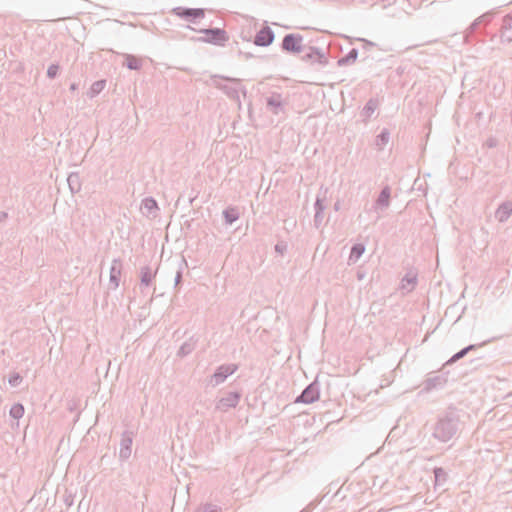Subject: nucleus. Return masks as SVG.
<instances>
[{
	"instance_id": "f257e3e1",
	"label": "nucleus",
	"mask_w": 512,
	"mask_h": 512,
	"mask_svg": "<svg viewBox=\"0 0 512 512\" xmlns=\"http://www.w3.org/2000/svg\"><path fill=\"white\" fill-rule=\"evenodd\" d=\"M460 415L454 408H450L439 415L432 427V437L441 443H447L457 436L460 431Z\"/></svg>"
},
{
	"instance_id": "f03ea898",
	"label": "nucleus",
	"mask_w": 512,
	"mask_h": 512,
	"mask_svg": "<svg viewBox=\"0 0 512 512\" xmlns=\"http://www.w3.org/2000/svg\"><path fill=\"white\" fill-rule=\"evenodd\" d=\"M211 79L213 81L214 86L217 89L221 90L228 98H230L231 100L236 102L237 105H238V108L241 109V100H240L239 93L241 92L243 94V96L246 97V95H247L246 88L243 87V88H241L239 90L236 87H232V86H228V85H225V84H221V83H219L217 81V79H221V80H224V81H227V82H232V83H235V84H240L241 80L239 78H233V77L223 76V75H218V74L212 75Z\"/></svg>"
},
{
	"instance_id": "7ed1b4c3",
	"label": "nucleus",
	"mask_w": 512,
	"mask_h": 512,
	"mask_svg": "<svg viewBox=\"0 0 512 512\" xmlns=\"http://www.w3.org/2000/svg\"><path fill=\"white\" fill-rule=\"evenodd\" d=\"M187 27L191 30L198 31L199 33L204 34V36L195 38V40L198 42L209 43L216 46H224L225 43L229 40L227 32L222 28L209 27L196 30L191 26Z\"/></svg>"
},
{
	"instance_id": "20e7f679",
	"label": "nucleus",
	"mask_w": 512,
	"mask_h": 512,
	"mask_svg": "<svg viewBox=\"0 0 512 512\" xmlns=\"http://www.w3.org/2000/svg\"><path fill=\"white\" fill-rule=\"evenodd\" d=\"M304 37L299 33L286 34L281 42V50L285 53L296 55L305 51V45H303Z\"/></svg>"
},
{
	"instance_id": "39448f33",
	"label": "nucleus",
	"mask_w": 512,
	"mask_h": 512,
	"mask_svg": "<svg viewBox=\"0 0 512 512\" xmlns=\"http://www.w3.org/2000/svg\"><path fill=\"white\" fill-rule=\"evenodd\" d=\"M206 9L204 8H189V7H175L171 10V14L183 19L189 23L197 24L205 17Z\"/></svg>"
},
{
	"instance_id": "423d86ee",
	"label": "nucleus",
	"mask_w": 512,
	"mask_h": 512,
	"mask_svg": "<svg viewBox=\"0 0 512 512\" xmlns=\"http://www.w3.org/2000/svg\"><path fill=\"white\" fill-rule=\"evenodd\" d=\"M327 194H328V189L321 186L317 193L316 199H315L314 226L317 229L322 226L324 219H325L324 211L327 208V202H328Z\"/></svg>"
},
{
	"instance_id": "0eeeda50",
	"label": "nucleus",
	"mask_w": 512,
	"mask_h": 512,
	"mask_svg": "<svg viewBox=\"0 0 512 512\" xmlns=\"http://www.w3.org/2000/svg\"><path fill=\"white\" fill-rule=\"evenodd\" d=\"M449 371H445L444 365L438 373H430L423 382V390L426 392L443 388L448 382Z\"/></svg>"
},
{
	"instance_id": "6e6552de",
	"label": "nucleus",
	"mask_w": 512,
	"mask_h": 512,
	"mask_svg": "<svg viewBox=\"0 0 512 512\" xmlns=\"http://www.w3.org/2000/svg\"><path fill=\"white\" fill-rule=\"evenodd\" d=\"M320 398V385L317 379L307 385L295 398L294 403L312 404Z\"/></svg>"
},
{
	"instance_id": "1a4fd4ad",
	"label": "nucleus",
	"mask_w": 512,
	"mask_h": 512,
	"mask_svg": "<svg viewBox=\"0 0 512 512\" xmlns=\"http://www.w3.org/2000/svg\"><path fill=\"white\" fill-rule=\"evenodd\" d=\"M301 60L311 65L325 66L328 62L326 54L319 48L305 46Z\"/></svg>"
},
{
	"instance_id": "9d476101",
	"label": "nucleus",
	"mask_w": 512,
	"mask_h": 512,
	"mask_svg": "<svg viewBox=\"0 0 512 512\" xmlns=\"http://www.w3.org/2000/svg\"><path fill=\"white\" fill-rule=\"evenodd\" d=\"M241 397V392L229 391L217 401L215 408L218 411L227 412L239 404Z\"/></svg>"
},
{
	"instance_id": "9b49d317",
	"label": "nucleus",
	"mask_w": 512,
	"mask_h": 512,
	"mask_svg": "<svg viewBox=\"0 0 512 512\" xmlns=\"http://www.w3.org/2000/svg\"><path fill=\"white\" fill-rule=\"evenodd\" d=\"M238 369V365L236 364H222L216 368L215 372L211 376V382L213 386H217L223 383L228 376L232 375Z\"/></svg>"
},
{
	"instance_id": "f8f14e48",
	"label": "nucleus",
	"mask_w": 512,
	"mask_h": 512,
	"mask_svg": "<svg viewBox=\"0 0 512 512\" xmlns=\"http://www.w3.org/2000/svg\"><path fill=\"white\" fill-rule=\"evenodd\" d=\"M274 39V31L268 25H263L256 33L253 43L259 47H268L273 43Z\"/></svg>"
},
{
	"instance_id": "ddd939ff",
	"label": "nucleus",
	"mask_w": 512,
	"mask_h": 512,
	"mask_svg": "<svg viewBox=\"0 0 512 512\" xmlns=\"http://www.w3.org/2000/svg\"><path fill=\"white\" fill-rule=\"evenodd\" d=\"M285 104L286 102L280 93L272 92L266 97V108L274 115L284 112Z\"/></svg>"
},
{
	"instance_id": "4468645a",
	"label": "nucleus",
	"mask_w": 512,
	"mask_h": 512,
	"mask_svg": "<svg viewBox=\"0 0 512 512\" xmlns=\"http://www.w3.org/2000/svg\"><path fill=\"white\" fill-rule=\"evenodd\" d=\"M159 210L160 208L158 206V203L153 197H145L141 201L140 211L143 216L149 219H155L159 214Z\"/></svg>"
},
{
	"instance_id": "2eb2a0df",
	"label": "nucleus",
	"mask_w": 512,
	"mask_h": 512,
	"mask_svg": "<svg viewBox=\"0 0 512 512\" xmlns=\"http://www.w3.org/2000/svg\"><path fill=\"white\" fill-rule=\"evenodd\" d=\"M133 438L134 433L132 431L126 430L122 433L119 458L123 461L127 460L131 456Z\"/></svg>"
},
{
	"instance_id": "dca6fc26",
	"label": "nucleus",
	"mask_w": 512,
	"mask_h": 512,
	"mask_svg": "<svg viewBox=\"0 0 512 512\" xmlns=\"http://www.w3.org/2000/svg\"><path fill=\"white\" fill-rule=\"evenodd\" d=\"M121 271H122V262L119 259H114L112 261L111 267H110V275H109V288L110 289H117L120 283L121 278Z\"/></svg>"
},
{
	"instance_id": "f3484780",
	"label": "nucleus",
	"mask_w": 512,
	"mask_h": 512,
	"mask_svg": "<svg viewBox=\"0 0 512 512\" xmlns=\"http://www.w3.org/2000/svg\"><path fill=\"white\" fill-rule=\"evenodd\" d=\"M390 200H391V188L386 185L384 186L381 191H380V194L378 195L377 199L375 200L374 204H373V208L375 211H383L385 209H387L390 205Z\"/></svg>"
},
{
	"instance_id": "a211bd4d",
	"label": "nucleus",
	"mask_w": 512,
	"mask_h": 512,
	"mask_svg": "<svg viewBox=\"0 0 512 512\" xmlns=\"http://www.w3.org/2000/svg\"><path fill=\"white\" fill-rule=\"evenodd\" d=\"M489 341H484L480 344H470L464 348H462L460 351H458L457 353H455L454 355H452L445 363H444V367L448 366V365H452L454 363H456L457 361H459L460 359L464 358L469 352L471 351H474L476 350L477 348L479 347H482L484 346L486 343H488Z\"/></svg>"
},
{
	"instance_id": "6ab92c4d",
	"label": "nucleus",
	"mask_w": 512,
	"mask_h": 512,
	"mask_svg": "<svg viewBox=\"0 0 512 512\" xmlns=\"http://www.w3.org/2000/svg\"><path fill=\"white\" fill-rule=\"evenodd\" d=\"M500 38L502 42L512 41V12L503 17Z\"/></svg>"
},
{
	"instance_id": "aec40b11",
	"label": "nucleus",
	"mask_w": 512,
	"mask_h": 512,
	"mask_svg": "<svg viewBox=\"0 0 512 512\" xmlns=\"http://www.w3.org/2000/svg\"><path fill=\"white\" fill-rule=\"evenodd\" d=\"M511 215H512V202L511 201H505V202L501 203L495 212V218L500 223L506 222Z\"/></svg>"
},
{
	"instance_id": "412c9836",
	"label": "nucleus",
	"mask_w": 512,
	"mask_h": 512,
	"mask_svg": "<svg viewBox=\"0 0 512 512\" xmlns=\"http://www.w3.org/2000/svg\"><path fill=\"white\" fill-rule=\"evenodd\" d=\"M417 273L410 270L401 280V289L411 292L417 285Z\"/></svg>"
},
{
	"instance_id": "4be33fe9",
	"label": "nucleus",
	"mask_w": 512,
	"mask_h": 512,
	"mask_svg": "<svg viewBox=\"0 0 512 512\" xmlns=\"http://www.w3.org/2000/svg\"><path fill=\"white\" fill-rule=\"evenodd\" d=\"M198 342V339L195 338V336L190 337L188 340H186L179 348L177 352V356L180 358H184L191 354L193 350L196 348V344Z\"/></svg>"
},
{
	"instance_id": "5701e85b",
	"label": "nucleus",
	"mask_w": 512,
	"mask_h": 512,
	"mask_svg": "<svg viewBox=\"0 0 512 512\" xmlns=\"http://www.w3.org/2000/svg\"><path fill=\"white\" fill-rule=\"evenodd\" d=\"M156 276V271L148 265L143 266L140 270V283L141 286L149 287Z\"/></svg>"
},
{
	"instance_id": "b1692460",
	"label": "nucleus",
	"mask_w": 512,
	"mask_h": 512,
	"mask_svg": "<svg viewBox=\"0 0 512 512\" xmlns=\"http://www.w3.org/2000/svg\"><path fill=\"white\" fill-rule=\"evenodd\" d=\"M377 108L378 100L374 98L369 99L366 105L363 107L362 111L360 112V117L362 121H368Z\"/></svg>"
},
{
	"instance_id": "393cba45",
	"label": "nucleus",
	"mask_w": 512,
	"mask_h": 512,
	"mask_svg": "<svg viewBox=\"0 0 512 512\" xmlns=\"http://www.w3.org/2000/svg\"><path fill=\"white\" fill-rule=\"evenodd\" d=\"M224 222L226 225H232L234 222H236L240 217V212L238 207L235 206H228L226 209L222 212Z\"/></svg>"
},
{
	"instance_id": "a878e982",
	"label": "nucleus",
	"mask_w": 512,
	"mask_h": 512,
	"mask_svg": "<svg viewBox=\"0 0 512 512\" xmlns=\"http://www.w3.org/2000/svg\"><path fill=\"white\" fill-rule=\"evenodd\" d=\"M434 473V488L443 486L448 480V473L442 467H435Z\"/></svg>"
},
{
	"instance_id": "bb28decb",
	"label": "nucleus",
	"mask_w": 512,
	"mask_h": 512,
	"mask_svg": "<svg viewBox=\"0 0 512 512\" xmlns=\"http://www.w3.org/2000/svg\"><path fill=\"white\" fill-rule=\"evenodd\" d=\"M124 58H125L124 65L128 69L138 71L142 68L143 63L139 57L132 55V54H124Z\"/></svg>"
},
{
	"instance_id": "cd10ccee",
	"label": "nucleus",
	"mask_w": 512,
	"mask_h": 512,
	"mask_svg": "<svg viewBox=\"0 0 512 512\" xmlns=\"http://www.w3.org/2000/svg\"><path fill=\"white\" fill-rule=\"evenodd\" d=\"M67 182L72 194L78 193L81 190V181L78 173H70L68 175Z\"/></svg>"
},
{
	"instance_id": "c85d7f7f",
	"label": "nucleus",
	"mask_w": 512,
	"mask_h": 512,
	"mask_svg": "<svg viewBox=\"0 0 512 512\" xmlns=\"http://www.w3.org/2000/svg\"><path fill=\"white\" fill-rule=\"evenodd\" d=\"M354 42H358L363 50L362 60H365L369 57L368 52L375 50L377 45L371 41L365 40L363 38H354Z\"/></svg>"
},
{
	"instance_id": "c756f323",
	"label": "nucleus",
	"mask_w": 512,
	"mask_h": 512,
	"mask_svg": "<svg viewBox=\"0 0 512 512\" xmlns=\"http://www.w3.org/2000/svg\"><path fill=\"white\" fill-rule=\"evenodd\" d=\"M390 139V132L388 129L384 128L375 138V146L378 150H383V148L387 145Z\"/></svg>"
},
{
	"instance_id": "7c9ffc66",
	"label": "nucleus",
	"mask_w": 512,
	"mask_h": 512,
	"mask_svg": "<svg viewBox=\"0 0 512 512\" xmlns=\"http://www.w3.org/2000/svg\"><path fill=\"white\" fill-rule=\"evenodd\" d=\"M105 86H106V80L101 79V80L95 81L89 89L88 96L90 98L96 97L98 94H100L104 90Z\"/></svg>"
},
{
	"instance_id": "2f4dec72",
	"label": "nucleus",
	"mask_w": 512,
	"mask_h": 512,
	"mask_svg": "<svg viewBox=\"0 0 512 512\" xmlns=\"http://www.w3.org/2000/svg\"><path fill=\"white\" fill-rule=\"evenodd\" d=\"M352 483H348V480H346L340 488L336 490V492L333 495V498L338 499L340 501H343L347 497V493L351 490Z\"/></svg>"
},
{
	"instance_id": "473e14b6",
	"label": "nucleus",
	"mask_w": 512,
	"mask_h": 512,
	"mask_svg": "<svg viewBox=\"0 0 512 512\" xmlns=\"http://www.w3.org/2000/svg\"><path fill=\"white\" fill-rule=\"evenodd\" d=\"M9 414L13 419L16 420L22 418L24 415V406L21 403H15L10 408Z\"/></svg>"
},
{
	"instance_id": "72a5a7b5",
	"label": "nucleus",
	"mask_w": 512,
	"mask_h": 512,
	"mask_svg": "<svg viewBox=\"0 0 512 512\" xmlns=\"http://www.w3.org/2000/svg\"><path fill=\"white\" fill-rule=\"evenodd\" d=\"M480 26H481V23L478 22V18H476L471 24L470 26L467 28V30L465 31V35H464V38L466 41H468V38L472 35H474L476 32L480 31Z\"/></svg>"
},
{
	"instance_id": "f704fd0d",
	"label": "nucleus",
	"mask_w": 512,
	"mask_h": 512,
	"mask_svg": "<svg viewBox=\"0 0 512 512\" xmlns=\"http://www.w3.org/2000/svg\"><path fill=\"white\" fill-rule=\"evenodd\" d=\"M198 512H222V509L218 505L206 503L198 508Z\"/></svg>"
},
{
	"instance_id": "c9c22d12",
	"label": "nucleus",
	"mask_w": 512,
	"mask_h": 512,
	"mask_svg": "<svg viewBox=\"0 0 512 512\" xmlns=\"http://www.w3.org/2000/svg\"><path fill=\"white\" fill-rule=\"evenodd\" d=\"M23 381V377L18 373L14 372L12 373L8 378V383L12 387H18Z\"/></svg>"
},
{
	"instance_id": "e433bc0d",
	"label": "nucleus",
	"mask_w": 512,
	"mask_h": 512,
	"mask_svg": "<svg viewBox=\"0 0 512 512\" xmlns=\"http://www.w3.org/2000/svg\"><path fill=\"white\" fill-rule=\"evenodd\" d=\"M493 17H494V12L489 11V12H486V13L482 14L481 16H479L478 22H480L481 25L486 26L493 20Z\"/></svg>"
},
{
	"instance_id": "4c0bfd02",
	"label": "nucleus",
	"mask_w": 512,
	"mask_h": 512,
	"mask_svg": "<svg viewBox=\"0 0 512 512\" xmlns=\"http://www.w3.org/2000/svg\"><path fill=\"white\" fill-rule=\"evenodd\" d=\"M60 66L58 64H51L47 69V77L55 79L59 74Z\"/></svg>"
},
{
	"instance_id": "58836bf2",
	"label": "nucleus",
	"mask_w": 512,
	"mask_h": 512,
	"mask_svg": "<svg viewBox=\"0 0 512 512\" xmlns=\"http://www.w3.org/2000/svg\"><path fill=\"white\" fill-rule=\"evenodd\" d=\"M365 252V245L363 243H354V259L357 260Z\"/></svg>"
},
{
	"instance_id": "ea45409f",
	"label": "nucleus",
	"mask_w": 512,
	"mask_h": 512,
	"mask_svg": "<svg viewBox=\"0 0 512 512\" xmlns=\"http://www.w3.org/2000/svg\"><path fill=\"white\" fill-rule=\"evenodd\" d=\"M274 249L276 253L284 255V253L287 251V243L284 241H279L276 243Z\"/></svg>"
},
{
	"instance_id": "a19ab883",
	"label": "nucleus",
	"mask_w": 512,
	"mask_h": 512,
	"mask_svg": "<svg viewBox=\"0 0 512 512\" xmlns=\"http://www.w3.org/2000/svg\"><path fill=\"white\" fill-rule=\"evenodd\" d=\"M350 60H352V50L349 51L344 57L338 60V65L342 66L347 64Z\"/></svg>"
},
{
	"instance_id": "79ce46f5",
	"label": "nucleus",
	"mask_w": 512,
	"mask_h": 512,
	"mask_svg": "<svg viewBox=\"0 0 512 512\" xmlns=\"http://www.w3.org/2000/svg\"><path fill=\"white\" fill-rule=\"evenodd\" d=\"M359 491L358 493H363L365 490L369 488V483L367 481L358 482Z\"/></svg>"
},
{
	"instance_id": "37998d69",
	"label": "nucleus",
	"mask_w": 512,
	"mask_h": 512,
	"mask_svg": "<svg viewBox=\"0 0 512 512\" xmlns=\"http://www.w3.org/2000/svg\"><path fill=\"white\" fill-rule=\"evenodd\" d=\"M182 270L179 269L175 275V286L177 287L182 283Z\"/></svg>"
},
{
	"instance_id": "c03bdc74",
	"label": "nucleus",
	"mask_w": 512,
	"mask_h": 512,
	"mask_svg": "<svg viewBox=\"0 0 512 512\" xmlns=\"http://www.w3.org/2000/svg\"><path fill=\"white\" fill-rule=\"evenodd\" d=\"M356 276L358 280H363L366 276V272L362 268H359L356 272Z\"/></svg>"
},
{
	"instance_id": "a18cd8bd",
	"label": "nucleus",
	"mask_w": 512,
	"mask_h": 512,
	"mask_svg": "<svg viewBox=\"0 0 512 512\" xmlns=\"http://www.w3.org/2000/svg\"><path fill=\"white\" fill-rule=\"evenodd\" d=\"M496 143H497V141L494 138H489L486 142L487 146L490 148L495 147Z\"/></svg>"
},
{
	"instance_id": "49530a36",
	"label": "nucleus",
	"mask_w": 512,
	"mask_h": 512,
	"mask_svg": "<svg viewBox=\"0 0 512 512\" xmlns=\"http://www.w3.org/2000/svg\"><path fill=\"white\" fill-rule=\"evenodd\" d=\"M8 218V213L5 211L0 212V222L5 221Z\"/></svg>"
},
{
	"instance_id": "de8ad7c7",
	"label": "nucleus",
	"mask_w": 512,
	"mask_h": 512,
	"mask_svg": "<svg viewBox=\"0 0 512 512\" xmlns=\"http://www.w3.org/2000/svg\"><path fill=\"white\" fill-rule=\"evenodd\" d=\"M313 508V504L310 503L306 508L302 509L300 512H310Z\"/></svg>"
},
{
	"instance_id": "09e8293b",
	"label": "nucleus",
	"mask_w": 512,
	"mask_h": 512,
	"mask_svg": "<svg viewBox=\"0 0 512 512\" xmlns=\"http://www.w3.org/2000/svg\"><path fill=\"white\" fill-rule=\"evenodd\" d=\"M358 56H359V49L358 48H354V62L357 61Z\"/></svg>"
},
{
	"instance_id": "8fccbe9b",
	"label": "nucleus",
	"mask_w": 512,
	"mask_h": 512,
	"mask_svg": "<svg viewBox=\"0 0 512 512\" xmlns=\"http://www.w3.org/2000/svg\"><path fill=\"white\" fill-rule=\"evenodd\" d=\"M340 207H341L340 202H339V201H336V202H335V204H334V209H335V211H338V210L340 209Z\"/></svg>"
},
{
	"instance_id": "3c124183",
	"label": "nucleus",
	"mask_w": 512,
	"mask_h": 512,
	"mask_svg": "<svg viewBox=\"0 0 512 512\" xmlns=\"http://www.w3.org/2000/svg\"><path fill=\"white\" fill-rule=\"evenodd\" d=\"M351 260H352V247L350 248V252L348 255V263H350Z\"/></svg>"
},
{
	"instance_id": "603ef678",
	"label": "nucleus",
	"mask_w": 512,
	"mask_h": 512,
	"mask_svg": "<svg viewBox=\"0 0 512 512\" xmlns=\"http://www.w3.org/2000/svg\"><path fill=\"white\" fill-rule=\"evenodd\" d=\"M70 89L71 90H76L77 89V85L75 83L71 84Z\"/></svg>"
},
{
	"instance_id": "864d4df0",
	"label": "nucleus",
	"mask_w": 512,
	"mask_h": 512,
	"mask_svg": "<svg viewBox=\"0 0 512 512\" xmlns=\"http://www.w3.org/2000/svg\"><path fill=\"white\" fill-rule=\"evenodd\" d=\"M360 468H361V466H360V467H358V468H355V469H354V473H358V472H359V470H360Z\"/></svg>"
},
{
	"instance_id": "5fc2aeb1",
	"label": "nucleus",
	"mask_w": 512,
	"mask_h": 512,
	"mask_svg": "<svg viewBox=\"0 0 512 512\" xmlns=\"http://www.w3.org/2000/svg\"><path fill=\"white\" fill-rule=\"evenodd\" d=\"M250 57H252V55L250 53H247L246 58H250Z\"/></svg>"
},
{
	"instance_id": "6e6d98bb",
	"label": "nucleus",
	"mask_w": 512,
	"mask_h": 512,
	"mask_svg": "<svg viewBox=\"0 0 512 512\" xmlns=\"http://www.w3.org/2000/svg\"><path fill=\"white\" fill-rule=\"evenodd\" d=\"M479 360H480V359H472V361H471V362H472V363H474V362H478Z\"/></svg>"
}]
</instances>
